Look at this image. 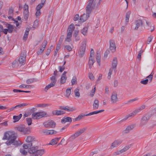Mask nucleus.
<instances>
[{"label": "nucleus", "instance_id": "f257e3e1", "mask_svg": "<svg viewBox=\"0 0 156 156\" xmlns=\"http://www.w3.org/2000/svg\"><path fill=\"white\" fill-rule=\"evenodd\" d=\"M87 6L86 7V14L84 13L80 17L79 22L81 23L87 20L90 16L89 15L92 10L94 9L96 3L94 0H89L87 2Z\"/></svg>", "mask_w": 156, "mask_h": 156}, {"label": "nucleus", "instance_id": "f03ea898", "mask_svg": "<svg viewBox=\"0 0 156 156\" xmlns=\"http://www.w3.org/2000/svg\"><path fill=\"white\" fill-rule=\"evenodd\" d=\"M16 137L14 132L9 131L6 132L4 133L2 139L3 140H9L6 142V144L8 146L13 144V145L17 146L19 145V144L18 141L16 140Z\"/></svg>", "mask_w": 156, "mask_h": 156}, {"label": "nucleus", "instance_id": "7ed1b4c3", "mask_svg": "<svg viewBox=\"0 0 156 156\" xmlns=\"http://www.w3.org/2000/svg\"><path fill=\"white\" fill-rule=\"evenodd\" d=\"M34 145L28 148V152L30 154V156H41L45 152L44 149H38L37 146Z\"/></svg>", "mask_w": 156, "mask_h": 156}, {"label": "nucleus", "instance_id": "20e7f679", "mask_svg": "<svg viewBox=\"0 0 156 156\" xmlns=\"http://www.w3.org/2000/svg\"><path fill=\"white\" fill-rule=\"evenodd\" d=\"M25 141L27 143L23 144V147L25 149H28L33 146V144L35 141V138L32 136H28L26 138Z\"/></svg>", "mask_w": 156, "mask_h": 156}, {"label": "nucleus", "instance_id": "39448f33", "mask_svg": "<svg viewBox=\"0 0 156 156\" xmlns=\"http://www.w3.org/2000/svg\"><path fill=\"white\" fill-rule=\"evenodd\" d=\"M46 114V113L44 111L34 112L32 114V117L34 119H38L44 116Z\"/></svg>", "mask_w": 156, "mask_h": 156}, {"label": "nucleus", "instance_id": "423d86ee", "mask_svg": "<svg viewBox=\"0 0 156 156\" xmlns=\"http://www.w3.org/2000/svg\"><path fill=\"white\" fill-rule=\"evenodd\" d=\"M87 41L85 40L83 41L82 44L81 46L79 48L78 52L79 55L80 57H82L85 53L86 46Z\"/></svg>", "mask_w": 156, "mask_h": 156}, {"label": "nucleus", "instance_id": "0eeeda50", "mask_svg": "<svg viewBox=\"0 0 156 156\" xmlns=\"http://www.w3.org/2000/svg\"><path fill=\"white\" fill-rule=\"evenodd\" d=\"M151 116L152 115L151 114H146L144 115L141 119L140 124V126H143L146 125L148 122Z\"/></svg>", "mask_w": 156, "mask_h": 156}, {"label": "nucleus", "instance_id": "6e6552de", "mask_svg": "<svg viewBox=\"0 0 156 156\" xmlns=\"http://www.w3.org/2000/svg\"><path fill=\"white\" fill-rule=\"evenodd\" d=\"M17 130L19 131L23 132L24 135L28 134L30 133L29 128H25L24 125H22L17 127Z\"/></svg>", "mask_w": 156, "mask_h": 156}, {"label": "nucleus", "instance_id": "1a4fd4ad", "mask_svg": "<svg viewBox=\"0 0 156 156\" xmlns=\"http://www.w3.org/2000/svg\"><path fill=\"white\" fill-rule=\"evenodd\" d=\"M26 51L25 50L23 51L21 53L18 60L19 63L21 65L24 64L26 62Z\"/></svg>", "mask_w": 156, "mask_h": 156}, {"label": "nucleus", "instance_id": "9d476101", "mask_svg": "<svg viewBox=\"0 0 156 156\" xmlns=\"http://www.w3.org/2000/svg\"><path fill=\"white\" fill-rule=\"evenodd\" d=\"M87 129L86 128H84L82 129H81L78 131L76 132L74 134L72 135L69 138L70 140L71 141L76 137L79 136L80 135L82 134Z\"/></svg>", "mask_w": 156, "mask_h": 156}, {"label": "nucleus", "instance_id": "9b49d317", "mask_svg": "<svg viewBox=\"0 0 156 156\" xmlns=\"http://www.w3.org/2000/svg\"><path fill=\"white\" fill-rule=\"evenodd\" d=\"M75 27L73 24H71L68 27L67 30V34L66 39H70L72 37L73 31L74 30Z\"/></svg>", "mask_w": 156, "mask_h": 156}, {"label": "nucleus", "instance_id": "f8f14e48", "mask_svg": "<svg viewBox=\"0 0 156 156\" xmlns=\"http://www.w3.org/2000/svg\"><path fill=\"white\" fill-rule=\"evenodd\" d=\"M154 74V70H153L151 74L147 77V78H148V79L141 80L140 82V83L144 85H146L148 83L149 80V83L151 82L152 81Z\"/></svg>", "mask_w": 156, "mask_h": 156}, {"label": "nucleus", "instance_id": "ddd939ff", "mask_svg": "<svg viewBox=\"0 0 156 156\" xmlns=\"http://www.w3.org/2000/svg\"><path fill=\"white\" fill-rule=\"evenodd\" d=\"M43 124L47 128H54L56 125V123L53 120H51L50 121L44 122L43 123Z\"/></svg>", "mask_w": 156, "mask_h": 156}, {"label": "nucleus", "instance_id": "4468645a", "mask_svg": "<svg viewBox=\"0 0 156 156\" xmlns=\"http://www.w3.org/2000/svg\"><path fill=\"white\" fill-rule=\"evenodd\" d=\"M23 14L25 20L27 21L29 16V12L28 10V6L26 4L24 5Z\"/></svg>", "mask_w": 156, "mask_h": 156}, {"label": "nucleus", "instance_id": "2eb2a0df", "mask_svg": "<svg viewBox=\"0 0 156 156\" xmlns=\"http://www.w3.org/2000/svg\"><path fill=\"white\" fill-rule=\"evenodd\" d=\"M47 44V41L46 40H44L42 43L40 47V50L37 52L38 55H41L44 51Z\"/></svg>", "mask_w": 156, "mask_h": 156}, {"label": "nucleus", "instance_id": "dca6fc26", "mask_svg": "<svg viewBox=\"0 0 156 156\" xmlns=\"http://www.w3.org/2000/svg\"><path fill=\"white\" fill-rule=\"evenodd\" d=\"M137 111L134 110L132 112L130 113V114L126 116L125 118H123V119L120 120V121L118 122V123L120 124L121 122L125 121L127 120L128 118L129 117H133L134 116L136 115L137 113Z\"/></svg>", "mask_w": 156, "mask_h": 156}, {"label": "nucleus", "instance_id": "f3484780", "mask_svg": "<svg viewBox=\"0 0 156 156\" xmlns=\"http://www.w3.org/2000/svg\"><path fill=\"white\" fill-rule=\"evenodd\" d=\"M137 111L134 110L132 112L130 113V114L126 116L125 118H123V119L120 120V121L118 122V123L120 124L121 122L125 121L127 120L128 118L129 117H133L134 116L136 115L137 113Z\"/></svg>", "mask_w": 156, "mask_h": 156}, {"label": "nucleus", "instance_id": "a211bd4d", "mask_svg": "<svg viewBox=\"0 0 156 156\" xmlns=\"http://www.w3.org/2000/svg\"><path fill=\"white\" fill-rule=\"evenodd\" d=\"M110 42V49L112 52H114L115 51L116 46L114 41L112 40Z\"/></svg>", "mask_w": 156, "mask_h": 156}, {"label": "nucleus", "instance_id": "6ab92c4d", "mask_svg": "<svg viewBox=\"0 0 156 156\" xmlns=\"http://www.w3.org/2000/svg\"><path fill=\"white\" fill-rule=\"evenodd\" d=\"M111 103L114 104L118 101L117 94L115 92L112 94L111 97Z\"/></svg>", "mask_w": 156, "mask_h": 156}, {"label": "nucleus", "instance_id": "aec40b11", "mask_svg": "<svg viewBox=\"0 0 156 156\" xmlns=\"http://www.w3.org/2000/svg\"><path fill=\"white\" fill-rule=\"evenodd\" d=\"M59 109L61 110L66 111L69 112H73L75 110L73 108H70L68 106H61L59 107Z\"/></svg>", "mask_w": 156, "mask_h": 156}, {"label": "nucleus", "instance_id": "412c9836", "mask_svg": "<svg viewBox=\"0 0 156 156\" xmlns=\"http://www.w3.org/2000/svg\"><path fill=\"white\" fill-rule=\"evenodd\" d=\"M136 27L134 28L135 30H137L139 27L142 26L143 25V22L141 20H138L135 21Z\"/></svg>", "mask_w": 156, "mask_h": 156}, {"label": "nucleus", "instance_id": "4be33fe9", "mask_svg": "<svg viewBox=\"0 0 156 156\" xmlns=\"http://www.w3.org/2000/svg\"><path fill=\"white\" fill-rule=\"evenodd\" d=\"M122 143V141L119 140H115L112 144L111 147V148L116 147Z\"/></svg>", "mask_w": 156, "mask_h": 156}, {"label": "nucleus", "instance_id": "5701e85b", "mask_svg": "<svg viewBox=\"0 0 156 156\" xmlns=\"http://www.w3.org/2000/svg\"><path fill=\"white\" fill-rule=\"evenodd\" d=\"M66 112L62 110H55L52 112V114L53 115H59L64 114Z\"/></svg>", "mask_w": 156, "mask_h": 156}, {"label": "nucleus", "instance_id": "b1692460", "mask_svg": "<svg viewBox=\"0 0 156 156\" xmlns=\"http://www.w3.org/2000/svg\"><path fill=\"white\" fill-rule=\"evenodd\" d=\"M135 124H131L127 126L126 129L124 130L125 133H129L131 130H132L135 127Z\"/></svg>", "mask_w": 156, "mask_h": 156}, {"label": "nucleus", "instance_id": "393cba45", "mask_svg": "<svg viewBox=\"0 0 156 156\" xmlns=\"http://www.w3.org/2000/svg\"><path fill=\"white\" fill-rule=\"evenodd\" d=\"M72 122L71 118L69 117L65 116L61 120V122L65 123L66 122Z\"/></svg>", "mask_w": 156, "mask_h": 156}, {"label": "nucleus", "instance_id": "a878e982", "mask_svg": "<svg viewBox=\"0 0 156 156\" xmlns=\"http://www.w3.org/2000/svg\"><path fill=\"white\" fill-rule=\"evenodd\" d=\"M117 64L118 61L117 58L116 57H114L113 60L112 67L111 68L114 69V70H115L116 68Z\"/></svg>", "mask_w": 156, "mask_h": 156}, {"label": "nucleus", "instance_id": "bb28decb", "mask_svg": "<svg viewBox=\"0 0 156 156\" xmlns=\"http://www.w3.org/2000/svg\"><path fill=\"white\" fill-rule=\"evenodd\" d=\"M60 138L61 137H57L53 139L50 141L49 144L52 145H55L57 143Z\"/></svg>", "mask_w": 156, "mask_h": 156}, {"label": "nucleus", "instance_id": "cd10ccee", "mask_svg": "<svg viewBox=\"0 0 156 156\" xmlns=\"http://www.w3.org/2000/svg\"><path fill=\"white\" fill-rule=\"evenodd\" d=\"M95 57L97 62L98 63V65L100 66V65L101 62V55L99 51H98L97 52Z\"/></svg>", "mask_w": 156, "mask_h": 156}, {"label": "nucleus", "instance_id": "c85d7f7f", "mask_svg": "<svg viewBox=\"0 0 156 156\" xmlns=\"http://www.w3.org/2000/svg\"><path fill=\"white\" fill-rule=\"evenodd\" d=\"M5 27L8 28L7 29L8 30V32L9 33H11L13 32L15 27L14 26L10 24H8L7 26H5ZM15 29H16V27H15Z\"/></svg>", "mask_w": 156, "mask_h": 156}, {"label": "nucleus", "instance_id": "c756f323", "mask_svg": "<svg viewBox=\"0 0 156 156\" xmlns=\"http://www.w3.org/2000/svg\"><path fill=\"white\" fill-rule=\"evenodd\" d=\"M22 116V114H20L18 115H14L13 116V119L14 120L13 122L14 123L18 121L21 119Z\"/></svg>", "mask_w": 156, "mask_h": 156}, {"label": "nucleus", "instance_id": "7c9ffc66", "mask_svg": "<svg viewBox=\"0 0 156 156\" xmlns=\"http://www.w3.org/2000/svg\"><path fill=\"white\" fill-rule=\"evenodd\" d=\"M99 106V101L97 99H95L94 102L93 104V109L95 110L98 109Z\"/></svg>", "mask_w": 156, "mask_h": 156}, {"label": "nucleus", "instance_id": "2f4dec72", "mask_svg": "<svg viewBox=\"0 0 156 156\" xmlns=\"http://www.w3.org/2000/svg\"><path fill=\"white\" fill-rule=\"evenodd\" d=\"M104 110L102 109V110H99V111H94V112H90V113H89L88 114H87L86 115V116H90V115H94V114H98L99 113L102 112H104Z\"/></svg>", "mask_w": 156, "mask_h": 156}, {"label": "nucleus", "instance_id": "473e14b6", "mask_svg": "<svg viewBox=\"0 0 156 156\" xmlns=\"http://www.w3.org/2000/svg\"><path fill=\"white\" fill-rule=\"evenodd\" d=\"M95 62V60L93 58H90L89 61V68L91 69L93 66L94 63Z\"/></svg>", "mask_w": 156, "mask_h": 156}, {"label": "nucleus", "instance_id": "72a5a7b5", "mask_svg": "<svg viewBox=\"0 0 156 156\" xmlns=\"http://www.w3.org/2000/svg\"><path fill=\"white\" fill-rule=\"evenodd\" d=\"M86 116V115L83 114H81L79 115L77 117L73 119V120L74 121H79L80 119H82L84 117Z\"/></svg>", "mask_w": 156, "mask_h": 156}, {"label": "nucleus", "instance_id": "f704fd0d", "mask_svg": "<svg viewBox=\"0 0 156 156\" xmlns=\"http://www.w3.org/2000/svg\"><path fill=\"white\" fill-rule=\"evenodd\" d=\"M88 27H84L81 31V33L84 35H86L87 33Z\"/></svg>", "mask_w": 156, "mask_h": 156}, {"label": "nucleus", "instance_id": "c9c22d12", "mask_svg": "<svg viewBox=\"0 0 156 156\" xmlns=\"http://www.w3.org/2000/svg\"><path fill=\"white\" fill-rule=\"evenodd\" d=\"M66 79L67 77L66 76H62L60 80L61 84H64L66 82Z\"/></svg>", "mask_w": 156, "mask_h": 156}, {"label": "nucleus", "instance_id": "e433bc0d", "mask_svg": "<svg viewBox=\"0 0 156 156\" xmlns=\"http://www.w3.org/2000/svg\"><path fill=\"white\" fill-rule=\"evenodd\" d=\"M18 60H15L12 63V66L14 68H16L19 66L18 62Z\"/></svg>", "mask_w": 156, "mask_h": 156}, {"label": "nucleus", "instance_id": "4c0bfd02", "mask_svg": "<svg viewBox=\"0 0 156 156\" xmlns=\"http://www.w3.org/2000/svg\"><path fill=\"white\" fill-rule=\"evenodd\" d=\"M72 89V87L69 88H67L66 89V96L67 97H68L70 95V94L71 93V90Z\"/></svg>", "mask_w": 156, "mask_h": 156}, {"label": "nucleus", "instance_id": "58836bf2", "mask_svg": "<svg viewBox=\"0 0 156 156\" xmlns=\"http://www.w3.org/2000/svg\"><path fill=\"white\" fill-rule=\"evenodd\" d=\"M130 13V11H128L126 13V21L127 22L129 21V18Z\"/></svg>", "mask_w": 156, "mask_h": 156}, {"label": "nucleus", "instance_id": "ea45409f", "mask_svg": "<svg viewBox=\"0 0 156 156\" xmlns=\"http://www.w3.org/2000/svg\"><path fill=\"white\" fill-rule=\"evenodd\" d=\"M79 90L77 88L74 90V92L76 97H79L80 96V93L79 92Z\"/></svg>", "mask_w": 156, "mask_h": 156}, {"label": "nucleus", "instance_id": "a19ab883", "mask_svg": "<svg viewBox=\"0 0 156 156\" xmlns=\"http://www.w3.org/2000/svg\"><path fill=\"white\" fill-rule=\"evenodd\" d=\"M55 85L54 84L52 83H51L49 84H48V85L46 86L45 88V90L46 91L47 90L49 89L51 87H53Z\"/></svg>", "mask_w": 156, "mask_h": 156}, {"label": "nucleus", "instance_id": "79ce46f5", "mask_svg": "<svg viewBox=\"0 0 156 156\" xmlns=\"http://www.w3.org/2000/svg\"><path fill=\"white\" fill-rule=\"evenodd\" d=\"M51 83H52L54 84V85H55L56 82V78L55 76H52L51 78Z\"/></svg>", "mask_w": 156, "mask_h": 156}, {"label": "nucleus", "instance_id": "37998d69", "mask_svg": "<svg viewBox=\"0 0 156 156\" xmlns=\"http://www.w3.org/2000/svg\"><path fill=\"white\" fill-rule=\"evenodd\" d=\"M145 107V105H143L141 107H140L139 108H137L135 110L136 111L137 113H138L140 111H141L142 110L144 109Z\"/></svg>", "mask_w": 156, "mask_h": 156}, {"label": "nucleus", "instance_id": "c03bdc74", "mask_svg": "<svg viewBox=\"0 0 156 156\" xmlns=\"http://www.w3.org/2000/svg\"><path fill=\"white\" fill-rule=\"evenodd\" d=\"M27 124L28 126L32 124V120L31 118H27L26 119Z\"/></svg>", "mask_w": 156, "mask_h": 156}, {"label": "nucleus", "instance_id": "a18cd8bd", "mask_svg": "<svg viewBox=\"0 0 156 156\" xmlns=\"http://www.w3.org/2000/svg\"><path fill=\"white\" fill-rule=\"evenodd\" d=\"M34 78L30 79L27 80L26 81V83L28 84H30L33 83L34 82Z\"/></svg>", "mask_w": 156, "mask_h": 156}, {"label": "nucleus", "instance_id": "49530a36", "mask_svg": "<svg viewBox=\"0 0 156 156\" xmlns=\"http://www.w3.org/2000/svg\"><path fill=\"white\" fill-rule=\"evenodd\" d=\"M62 40H59L58 42V44L57 45L56 48L57 49H59L60 48V47L62 43Z\"/></svg>", "mask_w": 156, "mask_h": 156}, {"label": "nucleus", "instance_id": "de8ad7c7", "mask_svg": "<svg viewBox=\"0 0 156 156\" xmlns=\"http://www.w3.org/2000/svg\"><path fill=\"white\" fill-rule=\"evenodd\" d=\"M77 82L76 78V77L74 76L71 80L72 85H73L75 83H76Z\"/></svg>", "mask_w": 156, "mask_h": 156}, {"label": "nucleus", "instance_id": "09e8293b", "mask_svg": "<svg viewBox=\"0 0 156 156\" xmlns=\"http://www.w3.org/2000/svg\"><path fill=\"white\" fill-rule=\"evenodd\" d=\"M42 133L45 135H48L49 134V130L48 129H42Z\"/></svg>", "mask_w": 156, "mask_h": 156}, {"label": "nucleus", "instance_id": "8fccbe9b", "mask_svg": "<svg viewBox=\"0 0 156 156\" xmlns=\"http://www.w3.org/2000/svg\"><path fill=\"white\" fill-rule=\"evenodd\" d=\"M13 9L11 7L9 8L8 12V14L9 16H12L13 15Z\"/></svg>", "mask_w": 156, "mask_h": 156}, {"label": "nucleus", "instance_id": "3c124183", "mask_svg": "<svg viewBox=\"0 0 156 156\" xmlns=\"http://www.w3.org/2000/svg\"><path fill=\"white\" fill-rule=\"evenodd\" d=\"M31 87V85H25L23 84H21L20 85V86L19 87L20 88H29L30 87Z\"/></svg>", "mask_w": 156, "mask_h": 156}, {"label": "nucleus", "instance_id": "603ef678", "mask_svg": "<svg viewBox=\"0 0 156 156\" xmlns=\"http://www.w3.org/2000/svg\"><path fill=\"white\" fill-rule=\"evenodd\" d=\"M44 5L42 4H39L37 6L36 8V9H37L38 10H40V9L43 7Z\"/></svg>", "mask_w": 156, "mask_h": 156}, {"label": "nucleus", "instance_id": "864d4df0", "mask_svg": "<svg viewBox=\"0 0 156 156\" xmlns=\"http://www.w3.org/2000/svg\"><path fill=\"white\" fill-rule=\"evenodd\" d=\"M129 147H130L129 145L126 146L122 149H121V151L122 153L128 150Z\"/></svg>", "mask_w": 156, "mask_h": 156}, {"label": "nucleus", "instance_id": "5fc2aeb1", "mask_svg": "<svg viewBox=\"0 0 156 156\" xmlns=\"http://www.w3.org/2000/svg\"><path fill=\"white\" fill-rule=\"evenodd\" d=\"M122 151H121V150L120 151H117L114 152L113 154V156H115L117 155H119L120 154L122 153Z\"/></svg>", "mask_w": 156, "mask_h": 156}, {"label": "nucleus", "instance_id": "6e6d98bb", "mask_svg": "<svg viewBox=\"0 0 156 156\" xmlns=\"http://www.w3.org/2000/svg\"><path fill=\"white\" fill-rule=\"evenodd\" d=\"M28 104L26 103H22V104H19L16 105L17 108H21L22 107L25 106L27 105Z\"/></svg>", "mask_w": 156, "mask_h": 156}, {"label": "nucleus", "instance_id": "4d7b16f0", "mask_svg": "<svg viewBox=\"0 0 156 156\" xmlns=\"http://www.w3.org/2000/svg\"><path fill=\"white\" fill-rule=\"evenodd\" d=\"M37 107H45L47 106H48V105L43 104H37Z\"/></svg>", "mask_w": 156, "mask_h": 156}, {"label": "nucleus", "instance_id": "13d9d810", "mask_svg": "<svg viewBox=\"0 0 156 156\" xmlns=\"http://www.w3.org/2000/svg\"><path fill=\"white\" fill-rule=\"evenodd\" d=\"M24 149H20V152L23 154L26 155L27 154V152Z\"/></svg>", "mask_w": 156, "mask_h": 156}, {"label": "nucleus", "instance_id": "bf43d9fd", "mask_svg": "<svg viewBox=\"0 0 156 156\" xmlns=\"http://www.w3.org/2000/svg\"><path fill=\"white\" fill-rule=\"evenodd\" d=\"M65 47L66 49L69 51H70L72 50V48L69 45H66Z\"/></svg>", "mask_w": 156, "mask_h": 156}, {"label": "nucleus", "instance_id": "052dcab7", "mask_svg": "<svg viewBox=\"0 0 156 156\" xmlns=\"http://www.w3.org/2000/svg\"><path fill=\"white\" fill-rule=\"evenodd\" d=\"M38 24V21L37 20H35L34 23L33 27H34V28H35L36 27H37Z\"/></svg>", "mask_w": 156, "mask_h": 156}, {"label": "nucleus", "instance_id": "680f3d73", "mask_svg": "<svg viewBox=\"0 0 156 156\" xmlns=\"http://www.w3.org/2000/svg\"><path fill=\"white\" fill-rule=\"evenodd\" d=\"M57 133V131L53 130H49V135L56 134Z\"/></svg>", "mask_w": 156, "mask_h": 156}, {"label": "nucleus", "instance_id": "e2e57ef3", "mask_svg": "<svg viewBox=\"0 0 156 156\" xmlns=\"http://www.w3.org/2000/svg\"><path fill=\"white\" fill-rule=\"evenodd\" d=\"M143 52V51L140 50L138 53V54L137 55V58L140 59L141 58V55L142 53Z\"/></svg>", "mask_w": 156, "mask_h": 156}, {"label": "nucleus", "instance_id": "0e129e2a", "mask_svg": "<svg viewBox=\"0 0 156 156\" xmlns=\"http://www.w3.org/2000/svg\"><path fill=\"white\" fill-rule=\"evenodd\" d=\"M28 34V31L27 30H26L25 32V34L23 36V39H25L26 38H27V37Z\"/></svg>", "mask_w": 156, "mask_h": 156}, {"label": "nucleus", "instance_id": "69168bd1", "mask_svg": "<svg viewBox=\"0 0 156 156\" xmlns=\"http://www.w3.org/2000/svg\"><path fill=\"white\" fill-rule=\"evenodd\" d=\"M94 51L93 49H91L90 52V58H93V55H94Z\"/></svg>", "mask_w": 156, "mask_h": 156}, {"label": "nucleus", "instance_id": "338daca9", "mask_svg": "<svg viewBox=\"0 0 156 156\" xmlns=\"http://www.w3.org/2000/svg\"><path fill=\"white\" fill-rule=\"evenodd\" d=\"M37 10V12L35 13V15L36 16H39L41 14V12H40V10H38L37 9H36Z\"/></svg>", "mask_w": 156, "mask_h": 156}, {"label": "nucleus", "instance_id": "774afa93", "mask_svg": "<svg viewBox=\"0 0 156 156\" xmlns=\"http://www.w3.org/2000/svg\"><path fill=\"white\" fill-rule=\"evenodd\" d=\"M89 77L90 80H94V76L92 73H89Z\"/></svg>", "mask_w": 156, "mask_h": 156}]
</instances>
